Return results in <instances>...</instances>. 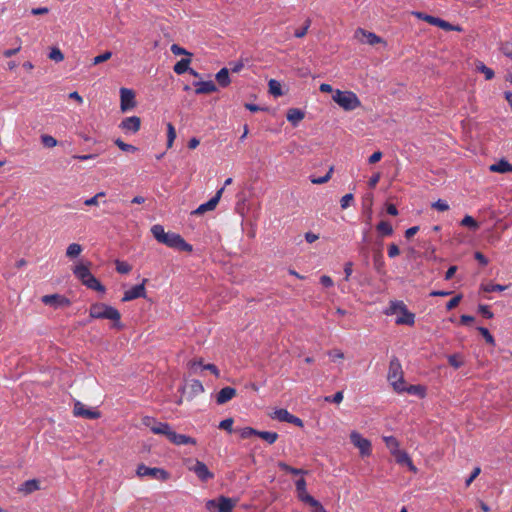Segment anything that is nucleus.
I'll list each match as a JSON object with an SVG mask.
<instances>
[{
    "mask_svg": "<svg viewBox=\"0 0 512 512\" xmlns=\"http://www.w3.org/2000/svg\"><path fill=\"white\" fill-rule=\"evenodd\" d=\"M151 233L159 243L170 248L186 252H191L193 250L192 245L187 243L180 234L165 232L164 227L160 224L153 225L151 227Z\"/></svg>",
    "mask_w": 512,
    "mask_h": 512,
    "instance_id": "obj_1",
    "label": "nucleus"
},
{
    "mask_svg": "<svg viewBox=\"0 0 512 512\" xmlns=\"http://www.w3.org/2000/svg\"><path fill=\"white\" fill-rule=\"evenodd\" d=\"M89 316L93 319H109L114 321V326L117 328H122L120 323L121 314L120 312L105 303H94L90 306Z\"/></svg>",
    "mask_w": 512,
    "mask_h": 512,
    "instance_id": "obj_2",
    "label": "nucleus"
},
{
    "mask_svg": "<svg viewBox=\"0 0 512 512\" xmlns=\"http://www.w3.org/2000/svg\"><path fill=\"white\" fill-rule=\"evenodd\" d=\"M332 99L345 111H353L361 106L358 96L352 91H341L336 89Z\"/></svg>",
    "mask_w": 512,
    "mask_h": 512,
    "instance_id": "obj_3",
    "label": "nucleus"
},
{
    "mask_svg": "<svg viewBox=\"0 0 512 512\" xmlns=\"http://www.w3.org/2000/svg\"><path fill=\"white\" fill-rule=\"evenodd\" d=\"M387 379L396 392L402 393L405 380L402 365L397 357H392L390 360Z\"/></svg>",
    "mask_w": 512,
    "mask_h": 512,
    "instance_id": "obj_4",
    "label": "nucleus"
},
{
    "mask_svg": "<svg viewBox=\"0 0 512 512\" xmlns=\"http://www.w3.org/2000/svg\"><path fill=\"white\" fill-rule=\"evenodd\" d=\"M185 467L193 472L202 482H207L214 477V474L208 469L207 465L197 459L188 458L184 461Z\"/></svg>",
    "mask_w": 512,
    "mask_h": 512,
    "instance_id": "obj_5",
    "label": "nucleus"
},
{
    "mask_svg": "<svg viewBox=\"0 0 512 512\" xmlns=\"http://www.w3.org/2000/svg\"><path fill=\"white\" fill-rule=\"evenodd\" d=\"M351 443L359 450L360 456L368 457L372 453L371 441L364 438L359 432L352 431L350 433Z\"/></svg>",
    "mask_w": 512,
    "mask_h": 512,
    "instance_id": "obj_6",
    "label": "nucleus"
},
{
    "mask_svg": "<svg viewBox=\"0 0 512 512\" xmlns=\"http://www.w3.org/2000/svg\"><path fill=\"white\" fill-rule=\"evenodd\" d=\"M136 473L139 477H150L163 481L169 478V473L166 470L157 467H147L144 464L138 465Z\"/></svg>",
    "mask_w": 512,
    "mask_h": 512,
    "instance_id": "obj_7",
    "label": "nucleus"
},
{
    "mask_svg": "<svg viewBox=\"0 0 512 512\" xmlns=\"http://www.w3.org/2000/svg\"><path fill=\"white\" fill-rule=\"evenodd\" d=\"M224 192V186L219 188L216 194L206 203L199 205L195 210L191 212V215L201 216L206 212L213 211L219 204L222 194Z\"/></svg>",
    "mask_w": 512,
    "mask_h": 512,
    "instance_id": "obj_8",
    "label": "nucleus"
},
{
    "mask_svg": "<svg viewBox=\"0 0 512 512\" xmlns=\"http://www.w3.org/2000/svg\"><path fill=\"white\" fill-rule=\"evenodd\" d=\"M269 415L272 419L278 420L280 422L291 423L300 428L304 426L302 419L292 415L287 409H276Z\"/></svg>",
    "mask_w": 512,
    "mask_h": 512,
    "instance_id": "obj_9",
    "label": "nucleus"
},
{
    "mask_svg": "<svg viewBox=\"0 0 512 512\" xmlns=\"http://www.w3.org/2000/svg\"><path fill=\"white\" fill-rule=\"evenodd\" d=\"M143 424L150 428L154 434L169 437L172 428L168 423L157 422L154 418L146 416L143 418Z\"/></svg>",
    "mask_w": 512,
    "mask_h": 512,
    "instance_id": "obj_10",
    "label": "nucleus"
},
{
    "mask_svg": "<svg viewBox=\"0 0 512 512\" xmlns=\"http://www.w3.org/2000/svg\"><path fill=\"white\" fill-rule=\"evenodd\" d=\"M146 282H147V279H143L141 284L135 285L131 289L126 290L124 292L122 301L128 302V301H132V300L138 299V298H146V288H145Z\"/></svg>",
    "mask_w": 512,
    "mask_h": 512,
    "instance_id": "obj_11",
    "label": "nucleus"
},
{
    "mask_svg": "<svg viewBox=\"0 0 512 512\" xmlns=\"http://www.w3.org/2000/svg\"><path fill=\"white\" fill-rule=\"evenodd\" d=\"M136 106L135 94L131 89H120V107L123 112L128 111Z\"/></svg>",
    "mask_w": 512,
    "mask_h": 512,
    "instance_id": "obj_12",
    "label": "nucleus"
},
{
    "mask_svg": "<svg viewBox=\"0 0 512 512\" xmlns=\"http://www.w3.org/2000/svg\"><path fill=\"white\" fill-rule=\"evenodd\" d=\"M73 414L76 417H82L86 419H98L100 417L99 411L86 408V406L80 401L75 402Z\"/></svg>",
    "mask_w": 512,
    "mask_h": 512,
    "instance_id": "obj_13",
    "label": "nucleus"
},
{
    "mask_svg": "<svg viewBox=\"0 0 512 512\" xmlns=\"http://www.w3.org/2000/svg\"><path fill=\"white\" fill-rule=\"evenodd\" d=\"M41 301L45 305L53 306L54 308L65 307L70 305V300L65 296L59 294L44 295Z\"/></svg>",
    "mask_w": 512,
    "mask_h": 512,
    "instance_id": "obj_14",
    "label": "nucleus"
},
{
    "mask_svg": "<svg viewBox=\"0 0 512 512\" xmlns=\"http://www.w3.org/2000/svg\"><path fill=\"white\" fill-rule=\"evenodd\" d=\"M119 127L125 133H136L139 131L141 127V119L138 116L126 117L123 119L119 125Z\"/></svg>",
    "mask_w": 512,
    "mask_h": 512,
    "instance_id": "obj_15",
    "label": "nucleus"
},
{
    "mask_svg": "<svg viewBox=\"0 0 512 512\" xmlns=\"http://www.w3.org/2000/svg\"><path fill=\"white\" fill-rule=\"evenodd\" d=\"M355 38L358 39L361 43H367L369 45H376L383 42V40L375 33L368 32L361 28L355 31Z\"/></svg>",
    "mask_w": 512,
    "mask_h": 512,
    "instance_id": "obj_16",
    "label": "nucleus"
},
{
    "mask_svg": "<svg viewBox=\"0 0 512 512\" xmlns=\"http://www.w3.org/2000/svg\"><path fill=\"white\" fill-rule=\"evenodd\" d=\"M88 264H78L73 268V274L75 277L81 281V283L84 285V281H87L93 274L90 272L89 265Z\"/></svg>",
    "mask_w": 512,
    "mask_h": 512,
    "instance_id": "obj_17",
    "label": "nucleus"
},
{
    "mask_svg": "<svg viewBox=\"0 0 512 512\" xmlns=\"http://www.w3.org/2000/svg\"><path fill=\"white\" fill-rule=\"evenodd\" d=\"M168 440L175 445L196 444V440L194 438L184 434H178L174 430L171 431Z\"/></svg>",
    "mask_w": 512,
    "mask_h": 512,
    "instance_id": "obj_18",
    "label": "nucleus"
},
{
    "mask_svg": "<svg viewBox=\"0 0 512 512\" xmlns=\"http://www.w3.org/2000/svg\"><path fill=\"white\" fill-rule=\"evenodd\" d=\"M196 94H209L216 91V85L213 81H198L194 82Z\"/></svg>",
    "mask_w": 512,
    "mask_h": 512,
    "instance_id": "obj_19",
    "label": "nucleus"
},
{
    "mask_svg": "<svg viewBox=\"0 0 512 512\" xmlns=\"http://www.w3.org/2000/svg\"><path fill=\"white\" fill-rule=\"evenodd\" d=\"M287 120L293 125L297 126L300 121H302L305 117V114L303 111H301L298 108H290L287 111Z\"/></svg>",
    "mask_w": 512,
    "mask_h": 512,
    "instance_id": "obj_20",
    "label": "nucleus"
},
{
    "mask_svg": "<svg viewBox=\"0 0 512 512\" xmlns=\"http://www.w3.org/2000/svg\"><path fill=\"white\" fill-rule=\"evenodd\" d=\"M490 171L497 173H507L512 172V164H510L507 160L501 159L497 163L492 164L490 166Z\"/></svg>",
    "mask_w": 512,
    "mask_h": 512,
    "instance_id": "obj_21",
    "label": "nucleus"
},
{
    "mask_svg": "<svg viewBox=\"0 0 512 512\" xmlns=\"http://www.w3.org/2000/svg\"><path fill=\"white\" fill-rule=\"evenodd\" d=\"M190 396H197L204 391V387L199 380H191L185 387Z\"/></svg>",
    "mask_w": 512,
    "mask_h": 512,
    "instance_id": "obj_22",
    "label": "nucleus"
},
{
    "mask_svg": "<svg viewBox=\"0 0 512 512\" xmlns=\"http://www.w3.org/2000/svg\"><path fill=\"white\" fill-rule=\"evenodd\" d=\"M402 316L396 319V324L398 325H409L412 326L415 323V315L407 310H402Z\"/></svg>",
    "mask_w": 512,
    "mask_h": 512,
    "instance_id": "obj_23",
    "label": "nucleus"
},
{
    "mask_svg": "<svg viewBox=\"0 0 512 512\" xmlns=\"http://www.w3.org/2000/svg\"><path fill=\"white\" fill-rule=\"evenodd\" d=\"M402 392H407L408 394H411V395H417L420 398H424L426 396V388L422 385L406 386L404 384V389L402 390Z\"/></svg>",
    "mask_w": 512,
    "mask_h": 512,
    "instance_id": "obj_24",
    "label": "nucleus"
},
{
    "mask_svg": "<svg viewBox=\"0 0 512 512\" xmlns=\"http://www.w3.org/2000/svg\"><path fill=\"white\" fill-rule=\"evenodd\" d=\"M84 285L89 289L101 293H104L106 290L104 285H102L101 282L94 275H92L87 281H84Z\"/></svg>",
    "mask_w": 512,
    "mask_h": 512,
    "instance_id": "obj_25",
    "label": "nucleus"
},
{
    "mask_svg": "<svg viewBox=\"0 0 512 512\" xmlns=\"http://www.w3.org/2000/svg\"><path fill=\"white\" fill-rule=\"evenodd\" d=\"M190 63L191 58H183L174 65L173 70L176 74L182 75L189 70Z\"/></svg>",
    "mask_w": 512,
    "mask_h": 512,
    "instance_id": "obj_26",
    "label": "nucleus"
},
{
    "mask_svg": "<svg viewBox=\"0 0 512 512\" xmlns=\"http://www.w3.org/2000/svg\"><path fill=\"white\" fill-rule=\"evenodd\" d=\"M383 441L385 442L392 455L400 450V443L394 436H384Z\"/></svg>",
    "mask_w": 512,
    "mask_h": 512,
    "instance_id": "obj_27",
    "label": "nucleus"
},
{
    "mask_svg": "<svg viewBox=\"0 0 512 512\" xmlns=\"http://www.w3.org/2000/svg\"><path fill=\"white\" fill-rule=\"evenodd\" d=\"M40 485L39 481L36 479L27 480L23 483L21 491H23L26 494H30L36 490H39Z\"/></svg>",
    "mask_w": 512,
    "mask_h": 512,
    "instance_id": "obj_28",
    "label": "nucleus"
},
{
    "mask_svg": "<svg viewBox=\"0 0 512 512\" xmlns=\"http://www.w3.org/2000/svg\"><path fill=\"white\" fill-rule=\"evenodd\" d=\"M209 510H217V512H224V495H219L217 501L210 500L207 502Z\"/></svg>",
    "mask_w": 512,
    "mask_h": 512,
    "instance_id": "obj_29",
    "label": "nucleus"
},
{
    "mask_svg": "<svg viewBox=\"0 0 512 512\" xmlns=\"http://www.w3.org/2000/svg\"><path fill=\"white\" fill-rule=\"evenodd\" d=\"M476 70H477L478 72L483 73V74H484V76H485V79H486V80H491V79H493V78H494V76H495L494 71H493L491 68L487 67V66H486L483 62H481V61H478V62L476 63Z\"/></svg>",
    "mask_w": 512,
    "mask_h": 512,
    "instance_id": "obj_30",
    "label": "nucleus"
},
{
    "mask_svg": "<svg viewBox=\"0 0 512 512\" xmlns=\"http://www.w3.org/2000/svg\"><path fill=\"white\" fill-rule=\"evenodd\" d=\"M296 492L300 501L308 505H316L317 500L308 494L307 489L296 490Z\"/></svg>",
    "mask_w": 512,
    "mask_h": 512,
    "instance_id": "obj_31",
    "label": "nucleus"
},
{
    "mask_svg": "<svg viewBox=\"0 0 512 512\" xmlns=\"http://www.w3.org/2000/svg\"><path fill=\"white\" fill-rule=\"evenodd\" d=\"M376 229L382 236H390L393 233V227L387 221H380Z\"/></svg>",
    "mask_w": 512,
    "mask_h": 512,
    "instance_id": "obj_32",
    "label": "nucleus"
},
{
    "mask_svg": "<svg viewBox=\"0 0 512 512\" xmlns=\"http://www.w3.org/2000/svg\"><path fill=\"white\" fill-rule=\"evenodd\" d=\"M82 250L83 248L80 244L72 243L66 249V256L71 259L76 258L81 254Z\"/></svg>",
    "mask_w": 512,
    "mask_h": 512,
    "instance_id": "obj_33",
    "label": "nucleus"
},
{
    "mask_svg": "<svg viewBox=\"0 0 512 512\" xmlns=\"http://www.w3.org/2000/svg\"><path fill=\"white\" fill-rule=\"evenodd\" d=\"M257 436L269 444L275 443L279 437L276 432L271 431H258Z\"/></svg>",
    "mask_w": 512,
    "mask_h": 512,
    "instance_id": "obj_34",
    "label": "nucleus"
},
{
    "mask_svg": "<svg viewBox=\"0 0 512 512\" xmlns=\"http://www.w3.org/2000/svg\"><path fill=\"white\" fill-rule=\"evenodd\" d=\"M278 467L281 470H283L287 473H291L293 475H304V474L308 473L306 470L291 467L288 464H286L285 462H279Z\"/></svg>",
    "mask_w": 512,
    "mask_h": 512,
    "instance_id": "obj_35",
    "label": "nucleus"
},
{
    "mask_svg": "<svg viewBox=\"0 0 512 512\" xmlns=\"http://www.w3.org/2000/svg\"><path fill=\"white\" fill-rule=\"evenodd\" d=\"M268 86H269V92L273 96L278 97V96L282 95V88H281V84L279 81H277L275 79H271L268 83Z\"/></svg>",
    "mask_w": 512,
    "mask_h": 512,
    "instance_id": "obj_36",
    "label": "nucleus"
},
{
    "mask_svg": "<svg viewBox=\"0 0 512 512\" xmlns=\"http://www.w3.org/2000/svg\"><path fill=\"white\" fill-rule=\"evenodd\" d=\"M393 456L395 457L396 462L401 465H407V463H410L411 461L410 456L403 450H398L393 454Z\"/></svg>",
    "mask_w": 512,
    "mask_h": 512,
    "instance_id": "obj_37",
    "label": "nucleus"
},
{
    "mask_svg": "<svg viewBox=\"0 0 512 512\" xmlns=\"http://www.w3.org/2000/svg\"><path fill=\"white\" fill-rule=\"evenodd\" d=\"M333 171H334V168H333V166H331L329 168L328 172L324 176H322V177H311L310 181L313 184H324V183H327L331 179Z\"/></svg>",
    "mask_w": 512,
    "mask_h": 512,
    "instance_id": "obj_38",
    "label": "nucleus"
},
{
    "mask_svg": "<svg viewBox=\"0 0 512 512\" xmlns=\"http://www.w3.org/2000/svg\"><path fill=\"white\" fill-rule=\"evenodd\" d=\"M461 225L462 226H465V227H468L474 231H476L478 228H479V223L470 215H466L462 220H461Z\"/></svg>",
    "mask_w": 512,
    "mask_h": 512,
    "instance_id": "obj_39",
    "label": "nucleus"
},
{
    "mask_svg": "<svg viewBox=\"0 0 512 512\" xmlns=\"http://www.w3.org/2000/svg\"><path fill=\"white\" fill-rule=\"evenodd\" d=\"M384 267L385 262L383 259V255L380 252H378L377 254L374 255V268L378 273H384Z\"/></svg>",
    "mask_w": 512,
    "mask_h": 512,
    "instance_id": "obj_40",
    "label": "nucleus"
},
{
    "mask_svg": "<svg viewBox=\"0 0 512 512\" xmlns=\"http://www.w3.org/2000/svg\"><path fill=\"white\" fill-rule=\"evenodd\" d=\"M41 143L46 148H53V147L57 146L58 141L53 136L44 134V135H41Z\"/></svg>",
    "mask_w": 512,
    "mask_h": 512,
    "instance_id": "obj_41",
    "label": "nucleus"
},
{
    "mask_svg": "<svg viewBox=\"0 0 512 512\" xmlns=\"http://www.w3.org/2000/svg\"><path fill=\"white\" fill-rule=\"evenodd\" d=\"M176 138V130L172 123L167 124V147L171 148Z\"/></svg>",
    "mask_w": 512,
    "mask_h": 512,
    "instance_id": "obj_42",
    "label": "nucleus"
},
{
    "mask_svg": "<svg viewBox=\"0 0 512 512\" xmlns=\"http://www.w3.org/2000/svg\"><path fill=\"white\" fill-rule=\"evenodd\" d=\"M49 59L55 62H61L64 60V54L58 47H53L48 55Z\"/></svg>",
    "mask_w": 512,
    "mask_h": 512,
    "instance_id": "obj_43",
    "label": "nucleus"
},
{
    "mask_svg": "<svg viewBox=\"0 0 512 512\" xmlns=\"http://www.w3.org/2000/svg\"><path fill=\"white\" fill-rule=\"evenodd\" d=\"M437 27H440L445 31H458V32L462 31V28L460 26L452 25L451 23H449L441 18L439 20Z\"/></svg>",
    "mask_w": 512,
    "mask_h": 512,
    "instance_id": "obj_44",
    "label": "nucleus"
},
{
    "mask_svg": "<svg viewBox=\"0 0 512 512\" xmlns=\"http://www.w3.org/2000/svg\"><path fill=\"white\" fill-rule=\"evenodd\" d=\"M115 264H116V270L120 274H128L132 269L131 265L125 261L117 260L115 262Z\"/></svg>",
    "mask_w": 512,
    "mask_h": 512,
    "instance_id": "obj_45",
    "label": "nucleus"
},
{
    "mask_svg": "<svg viewBox=\"0 0 512 512\" xmlns=\"http://www.w3.org/2000/svg\"><path fill=\"white\" fill-rule=\"evenodd\" d=\"M106 193L101 191L95 194L93 197L86 199L84 201V204L86 206H98L99 205V199L105 197Z\"/></svg>",
    "mask_w": 512,
    "mask_h": 512,
    "instance_id": "obj_46",
    "label": "nucleus"
},
{
    "mask_svg": "<svg viewBox=\"0 0 512 512\" xmlns=\"http://www.w3.org/2000/svg\"><path fill=\"white\" fill-rule=\"evenodd\" d=\"M115 145H117V147L119 149H121L122 151H125V152H135L137 150V148L131 144H127L125 142H123L121 139H116L114 141Z\"/></svg>",
    "mask_w": 512,
    "mask_h": 512,
    "instance_id": "obj_47",
    "label": "nucleus"
},
{
    "mask_svg": "<svg viewBox=\"0 0 512 512\" xmlns=\"http://www.w3.org/2000/svg\"><path fill=\"white\" fill-rule=\"evenodd\" d=\"M111 57H112V52L105 51L104 53L94 57L92 63H93V65H98V64H101V63L109 60Z\"/></svg>",
    "mask_w": 512,
    "mask_h": 512,
    "instance_id": "obj_48",
    "label": "nucleus"
},
{
    "mask_svg": "<svg viewBox=\"0 0 512 512\" xmlns=\"http://www.w3.org/2000/svg\"><path fill=\"white\" fill-rule=\"evenodd\" d=\"M477 330L480 332V334L484 337L487 343L494 344L495 340L492 334L489 332V330L485 327H478Z\"/></svg>",
    "mask_w": 512,
    "mask_h": 512,
    "instance_id": "obj_49",
    "label": "nucleus"
},
{
    "mask_svg": "<svg viewBox=\"0 0 512 512\" xmlns=\"http://www.w3.org/2000/svg\"><path fill=\"white\" fill-rule=\"evenodd\" d=\"M448 363L455 369H458L463 365V361L459 358L457 354L449 355Z\"/></svg>",
    "mask_w": 512,
    "mask_h": 512,
    "instance_id": "obj_50",
    "label": "nucleus"
},
{
    "mask_svg": "<svg viewBox=\"0 0 512 512\" xmlns=\"http://www.w3.org/2000/svg\"><path fill=\"white\" fill-rule=\"evenodd\" d=\"M310 25H311V19L308 18L305 21V25L301 29H297L295 31V34H294L295 37L303 38L307 34Z\"/></svg>",
    "mask_w": 512,
    "mask_h": 512,
    "instance_id": "obj_51",
    "label": "nucleus"
},
{
    "mask_svg": "<svg viewBox=\"0 0 512 512\" xmlns=\"http://www.w3.org/2000/svg\"><path fill=\"white\" fill-rule=\"evenodd\" d=\"M170 50L174 55H187L189 58L192 56L191 53L177 44H172Z\"/></svg>",
    "mask_w": 512,
    "mask_h": 512,
    "instance_id": "obj_52",
    "label": "nucleus"
},
{
    "mask_svg": "<svg viewBox=\"0 0 512 512\" xmlns=\"http://www.w3.org/2000/svg\"><path fill=\"white\" fill-rule=\"evenodd\" d=\"M406 305L402 301H392L390 303V311H387V314L389 313H395L396 311H402L405 310Z\"/></svg>",
    "mask_w": 512,
    "mask_h": 512,
    "instance_id": "obj_53",
    "label": "nucleus"
},
{
    "mask_svg": "<svg viewBox=\"0 0 512 512\" xmlns=\"http://www.w3.org/2000/svg\"><path fill=\"white\" fill-rule=\"evenodd\" d=\"M432 208H434L440 212H444V211L449 210V205L446 201L439 199L432 204Z\"/></svg>",
    "mask_w": 512,
    "mask_h": 512,
    "instance_id": "obj_54",
    "label": "nucleus"
},
{
    "mask_svg": "<svg viewBox=\"0 0 512 512\" xmlns=\"http://www.w3.org/2000/svg\"><path fill=\"white\" fill-rule=\"evenodd\" d=\"M462 299V296L461 295H456L455 297H453L452 299H450L447 303H446V309L448 311L454 309L455 307H457L460 303Z\"/></svg>",
    "mask_w": 512,
    "mask_h": 512,
    "instance_id": "obj_55",
    "label": "nucleus"
},
{
    "mask_svg": "<svg viewBox=\"0 0 512 512\" xmlns=\"http://www.w3.org/2000/svg\"><path fill=\"white\" fill-rule=\"evenodd\" d=\"M328 355L334 362L344 359V353L340 349H333L328 352Z\"/></svg>",
    "mask_w": 512,
    "mask_h": 512,
    "instance_id": "obj_56",
    "label": "nucleus"
},
{
    "mask_svg": "<svg viewBox=\"0 0 512 512\" xmlns=\"http://www.w3.org/2000/svg\"><path fill=\"white\" fill-rule=\"evenodd\" d=\"M342 400H343V392L342 391L336 392L333 396L325 397V401L333 402V403H336V404L341 403Z\"/></svg>",
    "mask_w": 512,
    "mask_h": 512,
    "instance_id": "obj_57",
    "label": "nucleus"
},
{
    "mask_svg": "<svg viewBox=\"0 0 512 512\" xmlns=\"http://www.w3.org/2000/svg\"><path fill=\"white\" fill-rule=\"evenodd\" d=\"M478 310H479L480 314L487 319H491L494 316L493 312L490 310L489 306H487V305H479Z\"/></svg>",
    "mask_w": 512,
    "mask_h": 512,
    "instance_id": "obj_58",
    "label": "nucleus"
},
{
    "mask_svg": "<svg viewBox=\"0 0 512 512\" xmlns=\"http://www.w3.org/2000/svg\"><path fill=\"white\" fill-rule=\"evenodd\" d=\"M239 432H240L241 438L246 439V438H249L252 435H256L257 436L258 430H255V429H253L251 427H245V428L241 429Z\"/></svg>",
    "mask_w": 512,
    "mask_h": 512,
    "instance_id": "obj_59",
    "label": "nucleus"
},
{
    "mask_svg": "<svg viewBox=\"0 0 512 512\" xmlns=\"http://www.w3.org/2000/svg\"><path fill=\"white\" fill-rule=\"evenodd\" d=\"M354 197L353 194L349 193L344 195L340 200V205L342 209H346L349 207L350 202L353 201Z\"/></svg>",
    "mask_w": 512,
    "mask_h": 512,
    "instance_id": "obj_60",
    "label": "nucleus"
},
{
    "mask_svg": "<svg viewBox=\"0 0 512 512\" xmlns=\"http://www.w3.org/2000/svg\"><path fill=\"white\" fill-rule=\"evenodd\" d=\"M400 254V250H399V247L392 243L388 246V256L390 258H394L396 256H398Z\"/></svg>",
    "mask_w": 512,
    "mask_h": 512,
    "instance_id": "obj_61",
    "label": "nucleus"
},
{
    "mask_svg": "<svg viewBox=\"0 0 512 512\" xmlns=\"http://www.w3.org/2000/svg\"><path fill=\"white\" fill-rule=\"evenodd\" d=\"M380 178L381 174L379 172L373 174L368 181V186L372 189L375 188L378 182L380 181Z\"/></svg>",
    "mask_w": 512,
    "mask_h": 512,
    "instance_id": "obj_62",
    "label": "nucleus"
},
{
    "mask_svg": "<svg viewBox=\"0 0 512 512\" xmlns=\"http://www.w3.org/2000/svg\"><path fill=\"white\" fill-rule=\"evenodd\" d=\"M480 472H481V468L480 467H475L474 468V470L472 471L471 475L469 476V478L465 482L466 487L471 485V483L480 474Z\"/></svg>",
    "mask_w": 512,
    "mask_h": 512,
    "instance_id": "obj_63",
    "label": "nucleus"
},
{
    "mask_svg": "<svg viewBox=\"0 0 512 512\" xmlns=\"http://www.w3.org/2000/svg\"><path fill=\"white\" fill-rule=\"evenodd\" d=\"M320 283L324 286V287H332L334 285V282L332 280V278L328 275H323L320 277Z\"/></svg>",
    "mask_w": 512,
    "mask_h": 512,
    "instance_id": "obj_64",
    "label": "nucleus"
}]
</instances>
